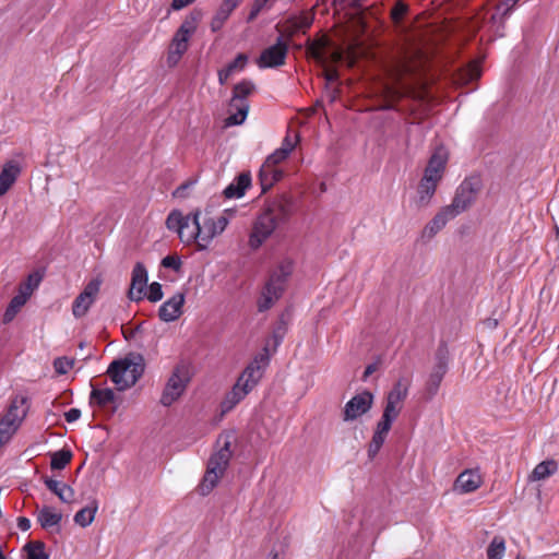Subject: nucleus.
<instances>
[{
    "label": "nucleus",
    "mask_w": 559,
    "mask_h": 559,
    "mask_svg": "<svg viewBox=\"0 0 559 559\" xmlns=\"http://www.w3.org/2000/svg\"><path fill=\"white\" fill-rule=\"evenodd\" d=\"M294 213V201L287 194H280L269 200L252 225L248 245L258 250L281 225L286 224Z\"/></svg>",
    "instance_id": "1"
},
{
    "label": "nucleus",
    "mask_w": 559,
    "mask_h": 559,
    "mask_svg": "<svg viewBox=\"0 0 559 559\" xmlns=\"http://www.w3.org/2000/svg\"><path fill=\"white\" fill-rule=\"evenodd\" d=\"M231 438V433L219 435L217 439L219 449L211 455L207 462L206 473L200 485L202 495H209L217 485L221 477H223L233 455V451L230 449Z\"/></svg>",
    "instance_id": "2"
},
{
    "label": "nucleus",
    "mask_w": 559,
    "mask_h": 559,
    "mask_svg": "<svg viewBox=\"0 0 559 559\" xmlns=\"http://www.w3.org/2000/svg\"><path fill=\"white\" fill-rule=\"evenodd\" d=\"M144 372V362L141 355L129 354L124 358L114 360L107 374L119 391L133 386Z\"/></svg>",
    "instance_id": "3"
},
{
    "label": "nucleus",
    "mask_w": 559,
    "mask_h": 559,
    "mask_svg": "<svg viewBox=\"0 0 559 559\" xmlns=\"http://www.w3.org/2000/svg\"><path fill=\"white\" fill-rule=\"evenodd\" d=\"M293 261L284 259L271 273L258 301L260 312L269 310L273 304L282 297L286 282L293 273Z\"/></svg>",
    "instance_id": "4"
},
{
    "label": "nucleus",
    "mask_w": 559,
    "mask_h": 559,
    "mask_svg": "<svg viewBox=\"0 0 559 559\" xmlns=\"http://www.w3.org/2000/svg\"><path fill=\"white\" fill-rule=\"evenodd\" d=\"M255 90V85L252 81L243 79L237 83L233 88V97L229 102L230 115L226 119L227 126H239L241 124L249 111V103L247 97L251 95Z\"/></svg>",
    "instance_id": "5"
},
{
    "label": "nucleus",
    "mask_w": 559,
    "mask_h": 559,
    "mask_svg": "<svg viewBox=\"0 0 559 559\" xmlns=\"http://www.w3.org/2000/svg\"><path fill=\"white\" fill-rule=\"evenodd\" d=\"M481 188L483 181L479 175L466 177L457 187L452 203L447 205V207L456 217L476 201Z\"/></svg>",
    "instance_id": "6"
},
{
    "label": "nucleus",
    "mask_w": 559,
    "mask_h": 559,
    "mask_svg": "<svg viewBox=\"0 0 559 559\" xmlns=\"http://www.w3.org/2000/svg\"><path fill=\"white\" fill-rule=\"evenodd\" d=\"M26 402L27 399L24 396L13 397L5 414L0 418V447L10 441L26 416Z\"/></svg>",
    "instance_id": "7"
},
{
    "label": "nucleus",
    "mask_w": 559,
    "mask_h": 559,
    "mask_svg": "<svg viewBox=\"0 0 559 559\" xmlns=\"http://www.w3.org/2000/svg\"><path fill=\"white\" fill-rule=\"evenodd\" d=\"M450 352L448 344L441 341L435 353V364L426 382V392L429 399L433 397L449 370Z\"/></svg>",
    "instance_id": "8"
},
{
    "label": "nucleus",
    "mask_w": 559,
    "mask_h": 559,
    "mask_svg": "<svg viewBox=\"0 0 559 559\" xmlns=\"http://www.w3.org/2000/svg\"><path fill=\"white\" fill-rule=\"evenodd\" d=\"M189 381L188 366L185 364L177 365L164 388L160 403L164 406H170L182 395Z\"/></svg>",
    "instance_id": "9"
},
{
    "label": "nucleus",
    "mask_w": 559,
    "mask_h": 559,
    "mask_svg": "<svg viewBox=\"0 0 559 559\" xmlns=\"http://www.w3.org/2000/svg\"><path fill=\"white\" fill-rule=\"evenodd\" d=\"M411 381L405 377H401L388 392L385 397V406L383 415L396 419L402 411L403 403L408 396Z\"/></svg>",
    "instance_id": "10"
},
{
    "label": "nucleus",
    "mask_w": 559,
    "mask_h": 559,
    "mask_svg": "<svg viewBox=\"0 0 559 559\" xmlns=\"http://www.w3.org/2000/svg\"><path fill=\"white\" fill-rule=\"evenodd\" d=\"M269 349L265 346L262 353H259L253 360L246 367L239 376L237 382L251 391L261 380L265 367L269 365Z\"/></svg>",
    "instance_id": "11"
},
{
    "label": "nucleus",
    "mask_w": 559,
    "mask_h": 559,
    "mask_svg": "<svg viewBox=\"0 0 559 559\" xmlns=\"http://www.w3.org/2000/svg\"><path fill=\"white\" fill-rule=\"evenodd\" d=\"M288 49V43L283 39V36H280L274 45L261 52L255 63L260 69L278 68L285 64Z\"/></svg>",
    "instance_id": "12"
},
{
    "label": "nucleus",
    "mask_w": 559,
    "mask_h": 559,
    "mask_svg": "<svg viewBox=\"0 0 559 559\" xmlns=\"http://www.w3.org/2000/svg\"><path fill=\"white\" fill-rule=\"evenodd\" d=\"M373 394L365 390L354 395L344 406L343 420L353 421L367 414L373 405Z\"/></svg>",
    "instance_id": "13"
},
{
    "label": "nucleus",
    "mask_w": 559,
    "mask_h": 559,
    "mask_svg": "<svg viewBox=\"0 0 559 559\" xmlns=\"http://www.w3.org/2000/svg\"><path fill=\"white\" fill-rule=\"evenodd\" d=\"M100 285L102 280L93 278L86 284L84 289L74 299L72 305V313L75 318H82L87 313L90 307L93 305L96 296L99 293Z\"/></svg>",
    "instance_id": "14"
},
{
    "label": "nucleus",
    "mask_w": 559,
    "mask_h": 559,
    "mask_svg": "<svg viewBox=\"0 0 559 559\" xmlns=\"http://www.w3.org/2000/svg\"><path fill=\"white\" fill-rule=\"evenodd\" d=\"M228 225V218L224 215L213 218L205 215L201 222V241L199 242V250L207 248L213 238L222 234Z\"/></svg>",
    "instance_id": "15"
},
{
    "label": "nucleus",
    "mask_w": 559,
    "mask_h": 559,
    "mask_svg": "<svg viewBox=\"0 0 559 559\" xmlns=\"http://www.w3.org/2000/svg\"><path fill=\"white\" fill-rule=\"evenodd\" d=\"M147 271L143 263L136 262L131 276L130 289L128 293V297L133 301L143 300L145 294V288L147 285Z\"/></svg>",
    "instance_id": "16"
},
{
    "label": "nucleus",
    "mask_w": 559,
    "mask_h": 559,
    "mask_svg": "<svg viewBox=\"0 0 559 559\" xmlns=\"http://www.w3.org/2000/svg\"><path fill=\"white\" fill-rule=\"evenodd\" d=\"M483 484L481 475L478 469H465L459 474L454 481V490L460 493H469L476 491Z\"/></svg>",
    "instance_id": "17"
},
{
    "label": "nucleus",
    "mask_w": 559,
    "mask_h": 559,
    "mask_svg": "<svg viewBox=\"0 0 559 559\" xmlns=\"http://www.w3.org/2000/svg\"><path fill=\"white\" fill-rule=\"evenodd\" d=\"M185 304V295L182 293L175 294L166 300L158 309V317L164 322H173L182 313Z\"/></svg>",
    "instance_id": "18"
},
{
    "label": "nucleus",
    "mask_w": 559,
    "mask_h": 559,
    "mask_svg": "<svg viewBox=\"0 0 559 559\" xmlns=\"http://www.w3.org/2000/svg\"><path fill=\"white\" fill-rule=\"evenodd\" d=\"M189 217L190 214L183 216L180 211L174 210L166 218V227L169 230L176 231L182 242H189L193 238L191 234L186 233Z\"/></svg>",
    "instance_id": "19"
},
{
    "label": "nucleus",
    "mask_w": 559,
    "mask_h": 559,
    "mask_svg": "<svg viewBox=\"0 0 559 559\" xmlns=\"http://www.w3.org/2000/svg\"><path fill=\"white\" fill-rule=\"evenodd\" d=\"M20 173L21 167L17 162L9 160L4 164L0 173V197L4 195L13 186Z\"/></svg>",
    "instance_id": "20"
},
{
    "label": "nucleus",
    "mask_w": 559,
    "mask_h": 559,
    "mask_svg": "<svg viewBox=\"0 0 559 559\" xmlns=\"http://www.w3.org/2000/svg\"><path fill=\"white\" fill-rule=\"evenodd\" d=\"M251 186L250 173H241L223 191L226 199L241 198Z\"/></svg>",
    "instance_id": "21"
},
{
    "label": "nucleus",
    "mask_w": 559,
    "mask_h": 559,
    "mask_svg": "<svg viewBox=\"0 0 559 559\" xmlns=\"http://www.w3.org/2000/svg\"><path fill=\"white\" fill-rule=\"evenodd\" d=\"M455 218L449 207L443 206L433 218L425 226L424 234L429 238L439 233L449 221Z\"/></svg>",
    "instance_id": "22"
},
{
    "label": "nucleus",
    "mask_w": 559,
    "mask_h": 559,
    "mask_svg": "<svg viewBox=\"0 0 559 559\" xmlns=\"http://www.w3.org/2000/svg\"><path fill=\"white\" fill-rule=\"evenodd\" d=\"M250 391L239 382H236L233 389L226 394L221 407L223 413L231 411L240 401H242Z\"/></svg>",
    "instance_id": "23"
},
{
    "label": "nucleus",
    "mask_w": 559,
    "mask_h": 559,
    "mask_svg": "<svg viewBox=\"0 0 559 559\" xmlns=\"http://www.w3.org/2000/svg\"><path fill=\"white\" fill-rule=\"evenodd\" d=\"M117 400V396L114 392V390L106 388V389H97L94 388L91 391L90 394V404L92 406L96 405L100 408H106L107 406L115 404Z\"/></svg>",
    "instance_id": "24"
},
{
    "label": "nucleus",
    "mask_w": 559,
    "mask_h": 559,
    "mask_svg": "<svg viewBox=\"0 0 559 559\" xmlns=\"http://www.w3.org/2000/svg\"><path fill=\"white\" fill-rule=\"evenodd\" d=\"M188 43L189 38L175 33L167 57V62L170 66L176 64L181 59L182 55L188 50Z\"/></svg>",
    "instance_id": "25"
},
{
    "label": "nucleus",
    "mask_w": 559,
    "mask_h": 559,
    "mask_svg": "<svg viewBox=\"0 0 559 559\" xmlns=\"http://www.w3.org/2000/svg\"><path fill=\"white\" fill-rule=\"evenodd\" d=\"M283 176L284 171L278 167L269 166L267 169H265V166L262 165L259 171V179L262 192H266L269 189H271L275 182L280 181L283 178Z\"/></svg>",
    "instance_id": "26"
},
{
    "label": "nucleus",
    "mask_w": 559,
    "mask_h": 559,
    "mask_svg": "<svg viewBox=\"0 0 559 559\" xmlns=\"http://www.w3.org/2000/svg\"><path fill=\"white\" fill-rule=\"evenodd\" d=\"M437 185L432 181L425 182V179H420L417 187V198L415 200L416 206L418 209L426 207L429 205L432 197L436 193Z\"/></svg>",
    "instance_id": "27"
},
{
    "label": "nucleus",
    "mask_w": 559,
    "mask_h": 559,
    "mask_svg": "<svg viewBox=\"0 0 559 559\" xmlns=\"http://www.w3.org/2000/svg\"><path fill=\"white\" fill-rule=\"evenodd\" d=\"M98 510V503L97 501L94 499L91 501V503L84 508H82L81 510H79L73 520H74V523L80 525L81 527H87L88 525H91L95 519V514Z\"/></svg>",
    "instance_id": "28"
},
{
    "label": "nucleus",
    "mask_w": 559,
    "mask_h": 559,
    "mask_svg": "<svg viewBox=\"0 0 559 559\" xmlns=\"http://www.w3.org/2000/svg\"><path fill=\"white\" fill-rule=\"evenodd\" d=\"M201 17H202L201 11H199V10L191 11L186 16V19L183 20V22L181 23V25L179 26V28L177 29L176 33L179 34L180 36H185L190 39L192 34H194V32L198 27V23L200 22Z\"/></svg>",
    "instance_id": "29"
},
{
    "label": "nucleus",
    "mask_w": 559,
    "mask_h": 559,
    "mask_svg": "<svg viewBox=\"0 0 559 559\" xmlns=\"http://www.w3.org/2000/svg\"><path fill=\"white\" fill-rule=\"evenodd\" d=\"M201 17H202L201 11H199V10L191 11L186 16V19L183 20V22L181 23V25L179 26V28L177 29L176 33L179 34L180 36H185L190 39L192 34H194V32L198 27V23L200 22Z\"/></svg>",
    "instance_id": "30"
},
{
    "label": "nucleus",
    "mask_w": 559,
    "mask_h": 559,
    "mask_svg": "<svg viewBox=\"0 0 559 559\" xmlns=\"http://www.w3.org/2000/svg\"><path fill=\"white\" fill-rule=\"evenodd\" d=\"M62 520V514L53 512L52 508L45 506L37 515V521L44 530L59 525Z\"/></svg>",
    "instance_id": "31"
},
{
    "label": "nucleus",
    "mask_w": 559,
    "mask_h": 559,
    "mask_svg": "<svg viewBox=\"0 0 559 559\" xmlns=\"http://www.w3.org/2000/svg\"><path fill=\"white\" fill-rule=\"evenodd\" d=\"M449 159V153L447 148L442 145L435 148L433 153L431 154L427 166H429L431 169H437L440 173L444 174L445 166Z\"/></svg>",
    "instance_id": "32"
},
{
    "label": "nucleus",
    "mask_w": 559,
    "mask_h": 559,
    "mask_svg": "<svg viewBox=\"0 0 559 559\" xmlns=\"http://www.w3.org/2000/svg\"><path fill=\"white\" fill-rule=\"evenodd\" d=\"M200 215L201 212L197 210L195 212L191 213L190 217L188 218L186 233L191 234L193 237L189 242H187L188 245L197 242V245L199 246V242L201 241L202 227L200 222Z\"/></svg>",
    "instance_id": "33"
},
{
    "label": "nucleus",
    "mask_w": 559,
    "mask_h": 559,
    "mask_svg": "<svg viewBox=\"0 0 559 559\" xmlns=\"http://www.w3.org/2000/svg\"><path fill=\"white\" fill-rule=\"evenodd\" d=\"M72 451L70 449H61L50 454V467L51 469L61 471L72 460Z\"/></svg>",
    "instance_id": "34"
},
{
    "label": "nucleus",
    "mask_w": 559,
    "mask_h": 559,
    "mask_svg": "<svg viewBox=\"0 0 559 559\" xmlns=\"http://www.w3.org/2000/svg\"><path fill=\"white\" fill-rule=\"evenodd\" d=\"M23 550L26 552V559H49V554L45 550V544L40 540L28 542Z\"/></svg>",
    "instance_id": "35"
},
{
    "label": "nucleus",
    "mask_w": 559,
    "mask_h": 559,
    "mask_svg": "<svg viewBox=\"0 0 559 559\" xmlns=\"http://www.w3.org/2000/svg\"><path fill=\"white\" fill-rule=\"evenodd\" d=\"M558 469L557 462L554 460L543 461L537 464L533 471V478L535 480H540L549 477L555 474Z\"/></svg>",
    "instance_id": "36"
},
{
    "label": "nucleus",
    "mask_w": 559,
    "mask_h": 559,
    "mask_svg": "<svg viewBox=\"0 0 559 559\" xmlns=\"http://www.w3.org/2000/svg\"><path fill=\"white\" fill-rule=\"evenodd\" d=\"M26 301H27V298L25 297V295H21V294L15 295L11 299L9 306L7 307V309L4 311L3 322L4 323L11 322L14 319V317L16 316V313L20 311V309L25 305Z\"/></svg>",
    "instance_id": "37"
},
{
    "label": "nucleus",
    "mask_w": 559,
    "mask_h": 559,
    "mask_svg": "<svg viewBox=\"0 0 559 559\" xmlns=\"http://www.w3.org/2000/svg\"><path fill=\"white\" fill-rule=\"evenodd\" d=\"M41 282V275L38 272L31 273L27 276L26 282L20 285L19 294L25 295L28 299L33 294L34 289L38 287Z\"/></svg>",
    "instance_id": "38"
},
{
    "label": "nucleus",
    "mask_w": 559,
    "mask_h": 559,
    "mask_svg": "<svg viewBox=\"0 0 559 559\" xmlns=\"http://www.w3.org/2000/svg\"><path fill=\"white\" fill-rule=\"evenodd\" d=\"M506 551L504 539L500 536H495L487 548L488 559H502Z\"/></svg>",
    "instance_id": "39"
},
{
    "label": "nucleus",
    "mask_w": 559,
    "mask_h": 559,
    "mask_svg": "<svg viewBox=\"0 0 559 559\" xmlns=\"http://www.w3.org/2000/svg\"><path fill=\"white\" fill-rule=\"evenodd\" d=\"M308 52L322 67L326 66V44L325 43H311L308 47Z\"/></svg>",
    "instance_id": "40"
},
{
    "label": "nucleus",
    "mask_w": 559,
    "mask_h": 559,
    "mask_svg": "<svg viewBox=\"0 0 559 559\" xmlns=\"http://www.w3.org/2000/svg\"><path fill=\"white\" fill-rule=\"evenodd\" d=\"M231 13L233 11L219 5L211 21V31L214 33L221 31Z\"/></svg>",
    "instance_id": "41"
},
{
    "label": "nucleus",
    "mask_w": 559,
    "mask_h": 559,
    "mask_svg": "<svg viewBox=\"0 0 559 559\" xmlns=\"http://www.w3.org/2000/svg\"><path fill=\"white\" fill-rule=\"evenodd\" d=\"M518 1H519V0H506L503 3L498 4V5H497V8H496L497 12H499V11L502 9V7H503L504 4H508L509 2H511V3H512V5L504 8V9L502 10V12H501L499 15H498V13L492 14V16H491V21H492L493 23L499 22V24H500V25H501V27L503 28V27H504L506 19L511 14V11H512V9H513V5H514Z\"/></svg>",
    "instance_id": "42"
},
{
    "label": "nucleus",
    "mask_w": 559,
    "mask_h": 559,
    "mask_svg": "<svg viewBox=\"0 0 559 559\" xmlns=\"http://www.w3.org/2000/svg\"><path fill=\"white\" fill-rule=\"evenodd\" d=\"M287 325H288V322L286 321L285 316L282 314L280 317V320H278L276 326L273 330V333H272V338H273L275 348L282 343V341L287 332Z\"/></svg>",
    "instance_id": "43"
},
{
    "label": "nucleus",
    "mask_w": 559,
    "mask_h": 559,
    "mask_svg": "<svg viewBox=\"0 0 559 559\" xmlns=\"http://www.w3.org/2000/svg\"><path fill=\"white\" fill-rule=\"evenodd\" d=\"M248 62V56L246 53H238L237 57L229 62L224 69L226 72H228L230 75H233L236 72H240L245 69Z\"/></svg>",
    "instance_id": "44"
},
{
    "label": "nucleus",
    "mask_w": 559,
    "mask_h": 559,
    "mask_svg": "<svg viewBox=\"0 0 559 559\" xmlns=\"http://www.w3.org/2000/svg\"><path fill=\"white\" fill-rule=\"evenodd\" d=\"M273 3L270 0H254L247 17V22H253L263 9H270Z\"/></svg>",
    "instance_id": "45"
},
{
    "label": "nucleus",
    "mask_w": 559,
    "mask_h": 559,
    "mask_svg": "<svg viewBox=\"0 0 559 559\" xmlns=\"http://www.w3.org/2000/svg\"><path fill=\"white\" fill-rule=\"evenodd\" d=\"M289 155L285 153L284 150H275L271 155H269L263 163V166H265V169H267L269 166H276L285 160Z\"/></svg>",
    "instance_id": "46"
},
{
    "label": "nucleus",
    "mask_w": 559,
    "mask_h": 559,
    "mask_svg": "<svg viewBox=\"0 0 559 559\" xmlns=\"http://www.w3.org/2000/svg\"><path fill=\"white\" fill-rule=\"evenodd\" d=\"M73 365L74 360L67 357H58L53 361V368L59 374H66L70 369H72Z\"/></svg>",
    "instance_id": "47"
},
{
    "label": "nucleus",
    "mask_w": 559,
    "mask_h": 559,
    "mask_svg": "<svg viewBox=\"0 0 559 559\" xmlns=\"http://www.w3.org/2000/svg\"><path fill=\"white\" fill-rule=\"evenodd\" d=\"M407 12H408V5L403 3L402 1H399V2H396V4L393 7V9L391 11L392 20L395 23H400L403 20V17L406 15Z\"/></svg>",
    "instance_id": "48"
},
{
    "label": "nucleus",
    "mask_w": 559,
    "mask_h": 559,
    "mask_svg": "<svg viewBox=\"0 0 559 559\" xmlns=\"http://www.w3.org/2000/svg\"><path fill=\"white\" fill-rule=\"evenodd\" d=\"M163 298V288L158 282H153L148 286L147 299L151 302H157Z\"/></svg>",
    "instance_id": "49"
},
{
    "label": "nucleus",
    "mask_w": 559,
    "mask_h": 559,
    "mask_svg": "<svg viewBox=\"0 0 559 559\" xmlns=\"http://www.w3.org/2000/svg\"><path fill=\"white\" fill-rule=\"evenodd\" d=\"M160 264L164 267L171 269L176 272H179L182 265L180 258L171 254H168L165 258H163Z\"/></svg>",
    "instance_id": "50"
},
{
    "label": "nucleus",
    "mask_w": 559,
    "mask_h": 559,
    "mask_svg": "<svg viewBox=\"0 0 559 559\" xmlns=\"http://www.w3.org/2000/svg\"><path fill=\"white\" fill-rule=\"evenodd\" d=\"M442 177V173H440L437 169H431L429 166H426L423 179H425V182L432 181L435 185L438 186Z\"/></svg>",
    "instance_id": "51"
},
{
    "label": "nucleus",
    "mask_w": 559,
    "mask_h": 559,
    "mask_svg": "<svg viewBox=\"0 0 559 559\" xmlns=\"http://www.w3.org/2000/svg\"><path fill=\"white\" fill-rule=\"evenodd\" d=\"M394 420L395 419L382 414L381 419L377 424L376 431L388 436Z\"/></svg>",
    "instance_id": "52"
},
{
    "label": "nucleus",
    "mask_w": 559,
    "mask_h": 559,
    "mask_svg": "<svg viewBox=\"0 0 559 559\" xmlns=\"http://www.w3.org/2000/svg\"><path fill=\"white\" fill-rule=\"evenodd\" d=\"M58 498L64 503H71L74 499V490L69 485L62 486L60 492H57Z\"/></svg>",
    "instance_id": "53"
},
{
    "label": "nucleus",
    "mask_w": 559,
    "mask_h": 559,
    "mask_svg": "<svg viewBox=\"0 0 559 559\" xmlns=\"http://www.w3.org/2000/svg\"><path fill=\"white\" fill-rule=\"evenodd\" d=\"M285 31L284 34L287 37L288 40H290L300 29L293 19V16L288 17L285 22Z\"/></svg>",
    "instance_id": "54"
},
{
    "label": "nucleus",
    "mask_w": 559,
    "mask_h": 559,
    "mask_svg": "<svg viewBox=\"0 0 559 559\" xmlns=\"http://www.w3.org/2000/svg\"><path fill=\"white\" fill-rule=\"evenodd\" d=\"M293 19L297 23L300 31L308 29L313 22V17L308 14H302L300 16H293Z\"/></svg>",
    "instance_id": "55"
},
{
    "label": "nucleus",
    "mask_w": 559,
    "mask_h": 559,
    "mask_svg": "<svg viewBox=\"0 0 559 559\" xmlns=\"http://www.w3.org/2000/svg\"><path fill=\"white\" fill-rule=\"evenodd\" d=\"M324 68L323 78L325 80V86L329 87V84L334 83L338 80V71L335 68Z\"/></svg>",
    "instance_id": "56"
},
{
    "label": "nucleus",
    "mask_w": 559,
    "mask_h": 559,
    "mask_svg": "<svg viewBox=\"0 0 559 559\" xmlns=\"http://www.w3.org/2000/svg\"><path fill=\"white\" fill-rule=\"evenodd\" d=\"M44 484L56 496H57V492H60V489H62V486L66 485V484H63V483H61L59 480L52 479V478L47 477V476L44 477Z\"/></svg>",
    "instance_id": "57"
},
{
    "label": "nucleus",
    "mask_w": 559,
    "mask_h": 559,
    "mask_svg": "<svg viewBox=\"0 0 559 559\" xmlns=\"http://www.w3.org/2000/svg\"><path fill=\"white\" fill-rule=\"evenodd\" d=\"M344 58V52L342 49H333L332 51L326 50V63H337L341 62Z\"/></svg>",
    "instance_id": "58"
},
{
    "label": "nucleus",
    "mask_w": 559,
    "mask_h": 559,
    "mask_svg": "<svg viewBox=\"0 0 559 559\" xmlns=\"http://www.w3.org/2000/svg\"><path fill=\"white\" fill-rule=\"evenodd\" d=\"M295 146H296V143H295V142H293V141L290 140V136L287 134V135L284 138V140H283V142H282V145H281V147H280L278 150H284V151H285V153H286L287 155H289V154L293 152V150L295 148Z\"/></svg>",
    "instance_id": "59"
},
{
    "label": "nucleus",
    "mask_w": 559,
    "mask_h": 559,
    "mask_svg": "<svg viewBox=\"0 0 559 559\" xmlns=\"http://www.w3.org/2000/svg\"><path fill=\"white\" fill-rule=\"evenodd\" d=\"M381 448H382L381 444L371 440L368 444V450H367L368 457L370 460H373L376 457V455L379 453V451L381 450Z\"/></svg>",
    "instance_id": "60"
},
{
    "label": "nucleus",
    "mask_w": 559,
    "mask_h": 559,
    "mask_svg": "<svg viewBox=\"0 0 559 559\" xmlns=\"http://www.w3.org/2000/svg\"><path fill=\"white\" fill-rule=\"evenodd\" d=\"M81 416V411L79 408H70L64 413V418L68 423H73L78 420Z\"/></svg>",
    "instance_id": "61"
},
{
    "label": "nucleus",
    "mask_w": 559,
    "mask_h": 559,
    "mask_svg": "<svg viewBox=\"0 0 559 559\" xmlns=\"http://www.w3.org/2000/svg\"><path fill=\"white\" fill-rule=\"evenodd\" d=\"M241 2L242 0H222L219 5L230 11H234L236 8L239 7Z\"/></svg>",
    "instance_id": "62"
},
{
    "label": "nucleus",
    "mask_w": 559,
    "mask_h": 559,
    "mask_svg": "<svg viewBox=\"0 0 559 559\" xmlns=\"http://www.w3.org/2000/svg\"><path fill=\"white\" fill-rule=\"evenodd\" d=\"M195 0H173L171 9L178 11V10H181L185 7L191 4Z\"/></svg>",
    "instance_id": "63"
},
{
    "label": "nucleus",
    "mask_w": 559,
    "mask_h": 559,
    "mask_svg": "<svg viewBox=\"0 0 559 559\" xmlns=\"http://www.w3.org/2000/svg\"><path fill=\"white\" fill-rule=\"evenodd\" d=\"M17 527L21 531L26 532L31 527V521L25 516H20L17 518Z\"/></svg>",
    "instance_id": "64"
}]
</instances>
